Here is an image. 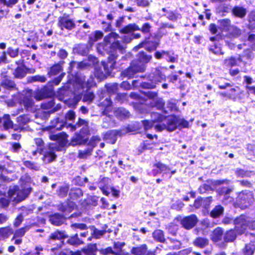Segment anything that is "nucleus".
<instances>
[{
	"label": "nucleus",
	"mask_w": 255,
	"mask_h": 255,
	"mask_svg": "<svg viewBox=\"0 0 255 255\" xmlns=\"http://www.w3.org/2000/svg\"><path fill=\"white\" fill-rule=\"evenodd\" d=\"M32 91L31 90H27L22 94H19L16 97H14L12 102L8 103H13L9 105V106L15 105L16 103L22 104L26 109H28L32 106L33 101L31 98Z\"/></svg>",
	"instance_id": "nucleus-5"
},
{
	"label": "nucleus",
	"mask_w": 255,
	"mask_h": 255,
	"mask_svg": "<svg viewBox=\"0 0 255 255\" xmlns=\"http://www.w3.org/2000/svg\"><path fill=\"white\" fill-rule=\"evenodd\" d=\"M3 124L4 128L5 129H8L13 127L12 122L10 120L9 116L8 115H5L2 119Z\"/></svg>",
	"instance_id": "nucleus-32"
},
{
	"label": "nucleus",
	"mask_w": 255,
	"mask_h": 255,
	"mask_svg": "<svg viewBox=\"0 0 255 255\" xmlns=\"http://www.w3.org/2000/svg\"><path fill=\"white\" fill-rule=\"evenodd\" d=\"M1 86L6 89H10L14 88V83L10 80H5L2 82Z\"/></svg>",
	"instance_id": "nucleus-53"
},
{
	"label": "nucleus",
	"mask_w": 255,
	"mask_h": 255,
	"mask_svg": "<svg viewBox=\"0 0 255 255\" xmlns=\"http://www.w3.org/2000/svg\"><path fill=\"white\" fill-rule=\"evenodd\" d=\"M220 27L223 30L229 31L232 26L230 25V20L228 19H225L219 20Z\"/></svg>",
	"instance_id": "nucleus-30"
},
{
	"label": "nucleus",
	"mask_w": 255,
	"mask_h": 255,
	"mask_svg": "<svg viewBox=\"0 0 255 255\" xmlns=\"http://www.w3.org/2000/svg\"><path fill=\"white\" fill-rule=\"evenodd\" d=\"M233 12L236 16L243 17L246 14V10L242 7L237 6L233 9Z\"/></svg>",
	"instance_id": "nucleus-33"
},
{
	"label": "nucleus",
	"mask_w": 255,
	"mask_h": 255,
	"mask_svg": "<svg viewBox=\"0 0 255 255\" xmlns=\"http://www.w3.org/2000/svg\"><path fill=\"white\" fill-rule=\"evenodd\" d=\"M12 230L8 227L0 229V240L8 238L12 234Z\"/></svg>",
	"instance_id": "nucleus-28"
},
{
	"label": "nucleus",
	"mask_w": 255,
	"mask_h": 255,
	"mask_svg": "<svg viewBox=\"0 0 255 255\" xmlns=\"http://www.w3.org/2000/svg\"><path fill=\"white\" fill-rule=\"evenodd\" d=\"M61 70V66L60 64H56L51 68L50 71L48 72V74L50 76L55 75L59 73Z\"/></svg>",
	"instance_id": "nucleus-40"
},
{
	"label": "nucleus",
	"mask_w": 255,
	"mask_h": 255,
	"mask_svg": "<svg viewBox=\"0 0 255 255\" xmlns=\"http://www.w3.org/2000/svg\"><path fill=\"white\" fill-rule=\"evenodd\" d=\"M154 73L156 74L155 77L150 76V77L152 78L151 79L152 82V84H147V86H145L146 88L150 89L154 88L156 83L160 82L162 80L165 79V76L161 74L162 73V72L160 71L159 69H156Z\"/></svg>",
	"instance_id": "nucleus-16"
},
{
	"label": "nucleus",
	"mask_w": 255,
	"mask_h": 255,
	"mask_svg": "<svg viewBox=\"0 0 255 255\" xmlns=\"http://www.w3.org/2000/svg\"><path fill=\"white\" fill-rule=\"evenodd\" d=\"M24 70L20 67L17 68L14 72V76L17 78H22L25 75Z\"/></svg>",
	"instance_id": "nucleus-48"
},
{
	"label": "nucleus",
	"mask_w": 255,
	"mask_h": 255,
	"mask_svg": "<svg viewBox=\"0 0 255 255\" xmlns=\"http://www.w3.org/2000/svg\"><path fill=\"white\" fill-rule=\"evenodd\" d=\"M46 81V78L44 76L36 75L30 78V82L38 81L40 82H44Z\"/></svg>",
	"instance_id": "nucleus-54"
},
{
	"label": "nucleus",
	"mask_w": 255,
	"mask_h": 255,
	"mask_svg": "<svg viewBox=\"0 0 255 255\" xmlns=\"http://www.w3.org/2000/svg\"><path fill=\"white\" fill-rule=\"evenodd\" d=\"M65 238L66 236L64 233L59 231L55 232L50 236V238L53 240H61Z\"/></svg>",
	"instance_id": "nucleus-46"
},
{
	"label": "nucleus",
	"mask_w": 255,
	"mask_h": 255,
	"mask_svg": "<svg viewBox=\"0 0 255 255\" xmlns=\"http://www.w3.org/2000/svg\"><path fill=\"white\" fill-rule=\"evenodd\" d=\"M19 0H0V18L6 15L9 12L7 7H12Z\"/></svg>",
	"instance_id": "nucleus-10"
},
{
	"label": "nucleus",
	"mask_w": 255,
	"mask_h": 255,
	"mask_svg": "<svg viewBox=\"0 0 255 255\" xmlns=\"http://www.w3.org/2000/svg\"><path fill=\"white\" fill-rule=\"evenodd\" d=\"M228 31L233 37H237L241 34V30L234 26H232Z\"/></svg>",
	"instance_id": "nucleus-52"
},
{
	"label": "nucleus",
	"mask_w": 255,
	"mask_h": 255,
	"mask_svg": "<svg viewBox=\"0 0 255 255\" xmlns=\"http://www.w3.org/2000/svg\"><path fill=\"white\" fill-rule=\"evenodd\" d=\"M236 234L234 230H230L227 232L224 237V240L227 242H232L236 238Z\"/></svg>",
	"instance_id": "nucleus-36"
},
{
	"label": "nucleus",
	"mask_w": 255,
	"mask_h": 255,
	"mask_svg": "<svg viewBox=\"0 0 255 255\" xmlns=\"http://www.w3.org/2000/svg\"><path fill=\"white\" fill-rule=\"evenodd\" d=\"M92 235L97 239H99L105 233V231L99 230L94 227L92 228Z\"/></svg>",
	"instance_id": "nucleus-50"
},
{
	"label": "nucleus",
	"mask_w": 255,
	"mask_h": 255,
	"mask_svg": "<svg viewBox=\"0 0 255 255\" xmlns=\"http://www.w3.org/2000/svg\"><path fill=\"white\" fill-rule=\"evenodd\" d=\"M131 252L133 254L135 255H153L152 253H149L147 251L146 246L145 245H143L139 247L133 248L131 250Z\"/></svg>",
	"instance_id": "nucleus-19"
},
{
	"label": "nucleus",
	"mask_w": 255,
	"mask_h": 255,
	"mask_svg": "<svg viewBox=\"0 0 255 255\" xmlns=\"http://www.w3.org/2000/svg\"><path fill=\"white\" fill-rule=\"evenodd\" d=\"M121 131L112 130L108 131L105 135V139L111 144H114L117 140L118 135H121L123 134Z\"/></svg>",
	"instance_id": "nucleus-17"
},
{
	"label": "nucleus",
	"mask_w": 255,
	"mask_h": 255,
	"mask_svg": "<svg viewBox=\"0 0 255 255\" xmlns=\"http://www.w3.org/2000/svg\"><path fill=\"white\" fill-rule=\"evenodd\" d=\"M76 83L81 87L83 89L85 87H91L96 85V82L94 81V79L91 76L87 82H85V77L82 76H77L75 78Z\"/></svg>",
	"instance_id": "nucleus-14"
},
{
	"label": "nucleus",
	"mask_w": 255,
	"mask_h": 255,
	"mask_svg": "<svg viewBox=\"0 0 255 255\" xmlns=\"http://www.w3.org/2000/svg\"><path fill=\"white\" fill-rule=\"evenodd\" d=\"M206 201H208V204H210L212 202V197H209L208 198H204V199L203 198L197 199V200H196L195 201L194 205V207L196 208H199L201 206L200 202H205Z\"/></svg>",
	"instance_id": "nucleus-47"
},
{
	"label": "nucleus",
	"mask_w": 255,
	"mask_h": 255,
	"mask_svg": "<svg viewBox=\"0 0 255 255\" xmlns=\"http://www.w3.org/2000/svg\"><path fill=\"white\" fill-rule=\"evenodd\" d=\"M138 30H140V29L135 24H130L121 29V32L123 33H129Z\"/></svg>",
	"instance_id": "nucleus-26"
},
{
	"label": "nucleus",
	"mask_w": 255,
	"mask_h": 255,
	"mask_svg": "<svg viewBox=\"0 0 255 255\" xmlns=\"http://www.w3.org/2000/svg\"><path fill=\"white\" fill-rule=\"evenodd\" d=\"M36 144L38 146V148L39 149L40 151H42L43 141L40 138H36L34 139Z\"/></svg>",
	"instance_id": "nucleus-58"
},
{
	"label": "nucleus",
	"mask_w": 255,
	"mask_h": 255,
	"mask_svg": "<svg viewBox=\"0 0 255 255\" xmlns=\"http://www.w3.org/2000/svg\"><path fill=\"white\" fill-rule=\"evenodd\" d=\"M68 243L72 245H79L83 242L79 239L78 235L76 234L68 240Z\"/></svg>",
	"instance_id": "nucleus-44"
},
{
	"label": "nucleus",
	"mask_w": 255,
	"mask_h": 255,
	"mask_svg": "<svg viewBox=\"0 0 255 255\" xmlns=\"http://www.w3.org/2000/svg\"><path fill=\"white\" fill-rule=\"evenodd\" d=\"M254 201V197L252 192L249 191L242 192L239 193L237 204L239 207L245 209L249 206Z\"/></svg>",
	"instance_id": "nucleus-7"
},
{
	"label": "nucleus",
	"mask_w": 255,
	"mask_h": 255,
	"mask_svg": "<svg viewBox=\"0 0 255 255\" xmlns=\"http://www.w3.org/2000/svg\"><path fill=\"white\" fill-rule=\"evenodd\" d=\"M49 221L52 224L55 226H59L64 222V218L63 216L58 214H55L50 217Z\"/></svg>",
	"instance_id": "nucleus-20"
},
{
	"label": "nucleus",
	"mask_w": 255,
	"mask_h": 255,
	"mask_svg": "<svg viewBox=\"0 0 255 255\" xmlns=\"http://www.w3.org/2000/svg\"><path fill=\"white\" fill-rule=\"evenodd\" d=\"M144 70V67L142 66H137L134 62H132L130 67L123 72L125 77L130 78L133 77L136 72H143Z\"/></svg>",
	"instance_id": "nucleus-11"
},
{
	"label": "nucleus",
	"mask_w": 255,
	"mask_h": 255,
	"mask_svg": "<svg viewBox=\"0 0 255 255\" xmlns=\"http://www.w3.org/2000/svg\"><path fill=\"white\" fill-rule=\"evenodd\" d=\"M198 222L197 217L192 215L184 218L181 221V224L186 229H190L195 226Z\"/></svg>",
	"instance_id": "nucleus-13"
},
{
	"label": "nucleus",
	"mask_w": 255,
	"mask_h": 255,
	"mask_svg": "<svg viewBox=\"0 0 255 255\" xmlns=\"http://www.w3.org/2000/svg\"><path fill=\"white\" fill-rule=\"evenodd\" d=\"M30 226H26L23 228H21L16 230L14 233L13 239L18 238H21L24 235L25 233L30 229Z\"/></svg>",
	"instance_id": "nucleus-25"
},
{
	"label": "nucleus",
	"mask_w": 255,
	"mask_h": 255,
	"mask_svg": "<svg viewBox=\"0 0 255 255\" xmlns=\"http://www.w3.org/2000/svg\"><path fill=\"white\" fill-rule=\"evenodd\" d=\"M95 96L93 92H87L84 95L83 101L85 102L91 103L93 100Z\"/></svg>",
	"instance_id": "nucleus-49"
},
{
	"label": "nucleus",
	"mask_w": 255,
	"mask_h": 255,
	"mask_svg": "<svg viewBox=\"0 0 255 255\" xmlns=\"http://www.w3.org/2000/svg\"><path fill=\"white\" fill-rule=\"evenodd\" d=\"M7 54L11 57H15L18 54V51L17 50L13 49L11 48H8L7 51Z\"/></svg>",
	"instance_id": "nucleus-62"
},
{
	"label": "nucleus",
	"mask_w": 255,
	"mask_h": 255,
	"mask_svg": "<svg viewBox=\"0 0 255 255\" xmlns=\"http://www.w3.org/2000/svg\"><path fill=\"white\" fill-rule=\"evenodd\" d=\"M24 165L28 168H29L32 169H34L35 170H37L39 169V167L37 165L34 164L33 163L30 161H25L24 162Z\"/></svg>",
	"instance_id": "nucleus-56"
},
{
	"label": "nucleus",
	"mask_w": 255,
	"mask_h": 255,
	"mask_svg": "<svg viewBox=\"0 0 255 255\" xmlns=\"http://www.w3.org/2000/svg\"><path fill=\"white\" fill-rule=\"evenodd\" d=\"M68 191V188L67 187H62L59 190V195L61 197H64L67 195Z\"/></svg>",
	"instance_id": "nucleus-63"
},
{
	"label": "nucleus",
	"mask_w": 255,
	"mask_h": 255,
	"mask_svg": "<svg viewBox=\"0 0 255 255\" xmlns=\"http://www.w3.org/2000/svg\"><path fill=\"white\" fill-rule=\"evenodd\" d=\"M17 121L20 125H24L29 121V118L26 115H23L17 118Z\"/></svg>",
	"instance_id": "nucleus-51"
},
{
	"label": "nucleus",
	"mask_w": 255,
	"mask_h": 255,
	"mask_svg": "<svg viewBox=\"0 0 255 255\" xmlns=\"http://www.w3.org/2000/svg\"><path fill=\"white\" fill-rule=\"evenodd\" d=\"M237 61L233 58H231L225 60V64L230 66H234L237 65Z\"/></svg>",
	"instance_id": "nucleus-59"
},
{
	"label": "nucleus",
	"mask_w": 255,
	"mask_h": 255,
	"mask_svg": "<svg viewBox=\"0 0 255 255\" xmlns=\"http://www.w3.org/2000/svg\"><path fill=\"white\" fill-rule=\"evenodd\" d=\"M168 54H169V53L167 51H162L161 52L157 51L155 54V57L159 59L164 57V56H167Z\"/></svg>",
	"instance_id": "nucleus-61"
},
{
	"label": "nucleus",
	"mask_w": 255,
	"mask_h": 255,
	"mask_svg": "<svg viewBox=\"0 0 255 255\" xmlns=\"http://www.w3.org/2000/svg\"><path fill=\"white\" fill-rule=\"evenodd\" d=\"M224 211L223 207L220 205L217 206L211 211L210 215L213 218H217L222 215Z\"/></svg>",
	"instance_id": "nucleus-29"
},
{
	"label": "nucleus",
	"mask_w": 255,
	"mask_h": 255,
	"mask_svg": "<svg viewBox=\"0 0 255 255\" xmlns=\"http://www.w3.org/2000/svg\"><path fill=\"white\" fill-rule=\"evenodd\" d=\"M67 135L65 132L50 135V138L52 140L57 141L61 147H63L67 144Z\"/></svg>",
	"instance_id": "nucleus-15"
},
{
	"label": "nucleus",
	"mask_w": 255,
	"mask_h": 255,
	"mask_svg": "<svg viewBox=\"0 0 255 255\" xmlns=\"http://www.w3.org/2000/svg\"><path fill=\"white\" fill-rule=\"evenodd\" d=\"M84 132H81L80 134H76L73 137L71 144L73 145H77L78 144H81L87 142L88 139L87 132L88 130L86 129H84Z\"/></svg>",
	"instance_id": "nucleus-12"
},
{
	"label": "nucleus",
	"mask_w": 255,
	"mask_h": 255,
	"mask_svg": "<svg viewBox=\"0 0 255 255\" xmlns=\"http://www.w3.org/2000/svg\"><path fill=\"white\" fill-rule=\"evenodd\" d=\"M56 158V155L53 151H48L47 152L43 158V160L45 163H49L54 160H55Z\"/></svg>",
	"instance_id": "nucleus-35"
},
{
	"label": "nucleus",
	"mask_w": 255,
	"mask_h": 255,
	"mask_svg": "<svg viewBox=\"0 0 255 255\" xmlns=\"http://www.w3.org/2000/svg\"><path fill=\"white\" fill-rule=\"evenodd\" d=\"M92 151V148H88L84 150H80L79 152L78 157L81 159L86 158L91 154Z\"/></svg>",
	"instance_id": "nucleus-43"
},
{
	"label": "nucleus",
	"mask_w": 255,
	"mask_h": 255,
	"mask_svg": "<svg viewBox=\"0 0 255 255\" xmlns=\"http://www.w3.org/2000/svg\"><path fill=\"white\" fill-rule=\"evenodd\" d=\"M97 250L95 244L88 245L87 249L82 250L83 255H95V253Z\"/></svg>",
	"instance_id": "nucleus-27"
},
{
	"label": "nucleus",
	"mask_w": 255,
	"mask_h": 255,
	"mask_svg": "<svg viewBox=\"0 0 255 255\" xmlns=\"http://www.w3.org/2000/svg\"><path fill=\"white\" fill-rule=\"evenodd\" d=\"M58 26L61 29H66L71 30L75 27L74 21L68 16H60L58 18Z\"/></svg>",
	"instance_id": "nucleus-9"
},
{
	"label": "nucleus",
	"mask_w": 255,
	"mask_h": 255,
	"mask_svg": "<svg viewBox=\"0 0 255 255\" xmlns=\"http://www.w3.org/2000/svg\"><path fill=\"white\" fill-rule=\"evenodd\" d=\"M115 64V62L111 60L109 61L107 64L105 62H102L101 67H96L94 74L97 80L101 81L106 78L114 69Z\"/></svg>",
	"instance_id": "nucleus-4"
},
{
	"label": "nucleus",
	"mask_w": 255,
	"mask_h": 255,
	"mask_svg": "<svg viewBox=\"0 0 255 255\" xmlns=\"http://www.w3.org/2000/svg\"><path fill=\"white\" fill-rule=\"evenodd\" d=\"M192 252L191 248H188L179 251L177 254H173V255H188Z\"/></svg>",
	"instance_id": "nucleus-64"
},
{
	"label": "nucleus",
	"mask_w": 255,
	"mask_h": 255,
	"mask_svg": "<svg viewBox=\"0 0 255 255\" xmlns=\"http://www.w3.org/2000/svg\"><path fill=\"white\" fill-rule=\"evenodd\" d=\"M152 235L153 238L158 242H163L165 240L163 232L160 230H155Z\"/></svg>",
	"instance_id": "nucleus-31"
},
{
	"label": "nucleus",
	"mask_w": 255,
	"mask_h": 255,
	"mask_svg": "<svg viewBox=\"0 0 255 255\" xmlns=\"http://www.w3.org/2000/svg\"><path fill=\"white\" fill-rule=\"evenodd\" d=\"M242 93V91L239 87H235L230 89L226 93H222L221 95L224 97L235 99L238 97Z\"/></svg>",
	"instance_id": "nucleus-18"
},
{
	"label": "nucleus",
	"mask_w": 255,
	"mask_h": 255,
	"mask_svg": "<svg viewBox=\"0 0 255 255\" xmlns=\"http://www.w3.org/2000/svg\"><path fill=\"white\" fill-rule=\"evenodd\" d=\"M151 117L152 121H143V125L145 130L150 129L152 127H154L155 129L157 131L155 128V126L157 125H162L165 124V117L158 113H153L151 114ZM158 131H159L158 130Z\"/></svg>",
	"instance_id": "nucleus-6"
},
{
	"label": "nucleus",
	"mask_w": 255,
	"mask_h": 255,
	"mask_svg": "<svg viewBox=\"0 0 255 255\" xmlns=\"http://www.w3.org/2000/svg\"><path fill=\"white\" fill-rule=\"evenodd\" d=\"M255 250V246L253 244H249L246 246L244 253L245 255H252Z\"/></svg>",
	"instance_id": "nucleus-41"
},
{
	"label": "nucleus",
	"mask_w": 255,
	"mask_h": 255,
	"mask_svg": "<svg viewBox=\"0 0 255 255\" xmlns=\"http://www.w3.org/2000/svg\"><path fill=\"white\" fill-rule=\"evenodd\" d=\"M208 244L209 241L207 239L203 238H197L193 242L194 246L200 248L205 247Z\"/></svg>",
	"instance_id": "nucleus-24"
},
{
	"label": "nucleus",
	"mask_w": 255,
	"mask_h": 255,
	"mask_svg": "<svg viewBox=\"0 0 255 255\" xmlns=\"http://www.w3.org/2000/svg\"><path fill=\"white\" fill-rule=\"evenodd\" d=\"M108 181H109L108 179L104 178L102 180V181L101 182H100L99 183V187H100V189L101 190V191H102L103 194H104L106 196H109V195L110 194V192L109 191H108V186H104L103 185V183L105 182H108Z\"/></svg>",
	"instance_id": "nucleus-45"
},
{
	"label": "nucleus",
	"mask_w": 255,
	"mask_h": 255,
	"mask_svg": "<svg viewBox=\"0 0 255 255\" xmlns=\"http://www.w3.org/2000/svg\"><path fill=\"white\" fill-rule=\"evenodd\" d=\"M63 123L59 121V118H57L51 122V125L49 127L50 128H55L56 129L60 130L63 127Z\"/></svg>",
	"instance_id": "nucleus-42"
},
{
	"label": "nucleus",
	"mask_w": 255,
	"mask_h": 255,
	"mask_svg": "<svg viewBox=\"0 0 255 255\" xmlns=\"http://www.w3.org/2000/svg\"><path fill=\"white\" fill-rule=\"evenodd\" d=\"M210 50L215 54H223V52L222 51L221 48L216 45H215L213 48H211Z\"/></svg>",
	"instance_id": "nucleus-60"
},
{
	"label": "nucleus",
	"mask_w": 255,
	"mask_h": 255,
	"mask_svg": "<svg viewBox=\"0 0 255 255\" xmlns=\"http://www.w3.org/2000/svg\"><path fill=\"white\" fill-rule=\"evenodd\" d=\"M115 116L120 119H123L127 117H128L129 115V112L123 108H119L114 112Z\"/></svg>",
	"instance_id": "nucleus-22"
},
{
	"label": "nucleus",
	"mask_w": 255,
	"mask_h": 255,
	"mask_svg": "<svg viewBox=\"0 0 255 255\" xmlns=\"http://www.w3.org/2000/svg\"><path fill=\"white\" fill-rule=\"evenodd\" d=\"M234 223L235 224V230L238 235L245 233L248 229H255V221H252L250 218L245 215H241L236 218Z\"/></svg>",
	"instance_id": "nucleus-2"
},
{
	"label": "nucleus",
	"mask_w": 255,
	"mask_h": 255,
	"mask_svg": "<svg viewBox=\"0 0 255 255\" xmlns=\"http://www.w3.org/2000/svg\"><path fill=\"white\" fill-rule=\"evenodd\" d=\"M118 36L117 33L112 32L105 37L104 40L107 44L112 42V48L115 49L119 50L122 53L125 48L124 46L122 45L118 41H114L116 39L118 38Z\"/></svg>",
	"instance_id": "nucleus-8"
},
{
	"label": "nucleus",
	"mask_w": 255,
	"mask_h": 255,
	"mask_svg": "<svg viewBox=\"0 0 255 255\" xmlns=\"http://www.w3.org/2000/svg\"><path fill=\"white\" fill-rule=\"evenodd\" d=\"M151 58L150 56L147 55L145 54L144 53H140L139 54V60L140 61V65H138V66H143L144 67V65L143 63H147L149 62ZM137 66V65H136Z\"/></svg>",
	"instance_id": "nucleus-37"
},
{
	"label": "nucleus",
	"mask_w": 255,
	"mask_h": 255,
	"mask_svg": "<svg viewBox=\"0 0 255 255\" xmlns=\"http://www.w3.org/2000/svg\"><path fill=\"white\" fill-rule=\"evenodd\" d=\"M101 104L102 105V106L105 107L106 108L104 113H105V114H107L106 112L108 111V109H109V107L111 104L110 99L106 98L104 102H103V103H101Z\"/></svg>",
	"instance_id": "nucleus-57"
},
{
	"label": "nucleus",
	"mask_w": 255,
	"mask_h": 255,
	"mask_svg": "<svg viewBox=\"0 0 255 255\" xmlns=\"http://www.w3.org/2000/svg\"><path fill=\"white\" fill-rule=\"evenodd\" d=\"M73 229H79L81 230H86L87 229V226L85 224H73L71 225Z\"/></svg>",
	"instance_id": "nucleus-55"
},
{
	"label": "nucleus",
	"mask_w": 255,
	"mask_h": 255,
	"mask_svg": "<svg viewBox=\"0 0 255 255\" xmlns=\"http://www.w3.org/2000/svg\"><path fill=\"white\" fill-rule=\"evenodd\" d=\"M218 192L220 195H224L225 200L227 199H229V202H232L233 201L232 198H230L228 196V195L233 191V188H222L221 189H218ZM225 203H227V202L226 201H224Z\"/></svg>",
	"instance_id": "nucleus-23"
},
{
	"label": "nucleus",
	"mask_w": 255,
	"mask_h": 255,
	"mask_svg": "<svg viewBox=\"0 0 255 255\" xmlns=\"http://www.w3.org/2000/svg\"><path fill=\"white\" fill-rule=\"evenodd\" d=\"M98 197L96 196H91L88 197L85 200V203L87 205H92L96 206L98 204Z\"/></svg>",
	"instance_id": "nucleus-38"
},
{
	"label": "nucleus",
	"mask_w": 255,
	"mask_h": 255,
	"mask_svg": "<svg viewBox=\"0 0 255 255\" xmlns=\"http://www.w3.org/2000/svg\"><path fill=\"white\" fill-rule=\"evenodd\" d=\"M31 191V188L19 189L17 186H13L9 189L8 194L10 201L18 203L24 200Z\"/></svg>",
	"instance_id": "nucleus-3"
},
{
	"label": "nucleus",
	"mask_w": 255,
	"mask_h": 255,
	"mask_svg": "<svg viewBox=\"0 0 255 255\" xmlns=\"http://www.w3.org/2000/svg\"><path fill=\"white\" fill-rule=\"evenodd\" d=\"M211 240L214 242L221 240L223 236V231L220 228H217L214 230L211 235Z\"/></svg>",
	"instance_id": "nucleus-21"
},
{
	"label": "nucleus",
	"mask_w": 255,
	"mask_h": 255,
	"mask_svg": "<svg viewBox=\"0 0 255 255\" xmlns=\"http://www.w3.org/2000/svg\"><path fill=\"white\" fill-rule=\"evenodd\" d=\"M91 64V63H86L84 61L81 62L73 61L70 63V67L71 68H73L74 67H76L77 68L82 69L86 67L87 66H89Z\"/></svg>",
	"instance_id": "nucleus-39"
},
{
	"label": "nucleus",
	"mask_w": 255,
	"mask_h": 255,
	"mask_svg": "<svg viewBox=\"0 0 255 255\" xmlns=\"http://www.w3.org/2000/svg\"><path fill=\"white\" fill-rule=\"evenodd\" d=\"M153 167L158 168L159 170V172H163L164 174H166L170 170L169 168L166 165L162 164L161 162H157L153 165Z\"/></svg>",
	"instance_id": "nucleus-34"
},
{
	"label": "nucleus",
	"mask_w": 255,
	"mask_h": 255,
	"mask_svg": "<svg viewBox=\"0 0 255 255\" xmlns=\"http://www.w3.org/2000/svg\"><path fill=\"white\" fill-rule=\"evenodd\" d=\"M165 124L162 125H157L155 128L158 131H162L164 129H167L169 131H173L177 126L181 128H188L189 123L184 119H178L176 117L170 116L165 117Z\"/></svg>",
	"instance_id": "nucleus-1"
}]
</instances>
